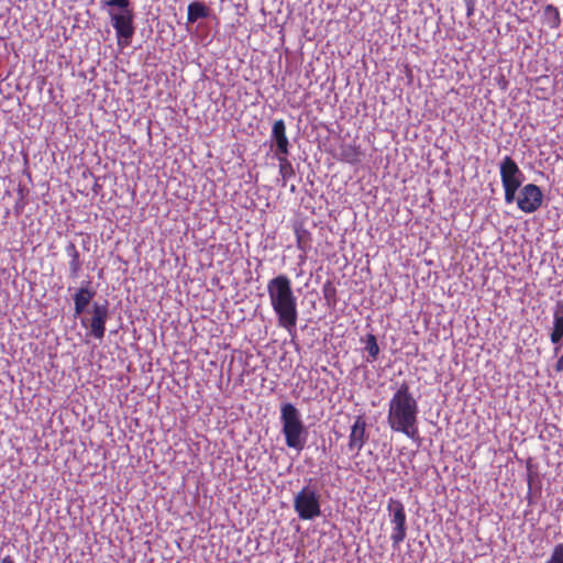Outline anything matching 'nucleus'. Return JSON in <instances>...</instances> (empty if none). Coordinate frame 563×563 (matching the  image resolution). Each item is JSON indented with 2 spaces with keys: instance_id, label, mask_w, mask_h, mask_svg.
Masks as SVG:
<instances>
[{
  "instance_id": "9b49d317",
  "label": "nucleus",
  "mask_w": 563,
  "mask_h": 563,
  "mask_svg": "<svg viewBox=\"0 0 563 563\" xmlns=\"http://www.w3.org/2000/svg\"><path fill=\"white\" fill-rule=\"evenodd\" d=\"M271 137L276 146V156L289 154L290 144L286 135V124L283 119L274 122Z\"/></svg>"
},
{
  "instance_id": "20e7f679",
  "label": "nucleus",
  "mask_w": 563,
  "mask_h": 563,
  "mask_svg": "<svg viewBox=\"0 0 563 563\" xmlns=\"http://www.w3.org/2000/svg\"><path fill=\"white\" fill-rule=\"evenodd\" d=\"M282 432L288 448L300 452L303 450L307 440V431L300 417L299 410L290 402L280 407Z\"/></svg>"
},
{
  "instance_id": "7ed1b4c3",
  "label": "nucleus",
  "mask_w": 563,
  "mask_h": 563,
  "mask_svg": "<svg viewBox=\"0 0 563 563\" xmlns=\"http://www.w3.org/2000/svg\"><path fill=\"white\" fill-rule=\"evenodd\" d=\"M103 5L117 7L120 9L119 12L109 10V16L111 24L115 30L118 45L125 47L130 45L131 40L134 35V12L131 8L130 0H106Z\"/></svg>"
},
{
  "instance_id": "cd10ccee",
  "label": "nucleus",
  "mask_w": 563,
  "mask_h": 563,
  "mask_svg": "<svg viewBox=\"0 0 563 563\" xmlns=\"http://www.w3.org/2000/svg\"><path fill=\"white\" fill-rule=\"evenodd\" d=\"M299 493L305 494V493H309V492H308V490H307V488L305 487V488H302Z\"/></svg>"
},
{
  "instance_id": "2f4dec72",
  "label": "nucleus",
  "mask_w": 563,
  "mask_h": 563,
  "mask_svg": "<svg viewBox=\"0 0 563 563\" xmlns=\"http://www.w3.org/2000/svg\"><path fill=\"white\" fill-rule=\"evenodd\" d=\"M202 497L206 500L208 496H207V494H203Z\"/></svg>"
},
{
  "instance_id": "393cba45",
  "label": "nucleus",
  "mask_w": 563,
  "mask_h": 563,
  "mask_svg": "<svg viewBox=\"0 0 563 563\" xmlns=\"http://www.w3.org/2000/svg\"><path fill=\"white\" fill-rule=\"evenodd\" d=\"M1 563H14L13 559L9 555L2 559Z\"/></svg>"
},
{
  "instance_id": "9d476101",
  "label": "nucleus",
  "mask_w": 563,
  "mask_h": 563,
  "mask_svg": "<svg viewBox=\"0 0 563 563\" xmlns=\"http://www.w3.org/2000/svg\"><path fill=\"white\" fill-rule=\"evenodd\" d=\"M366 426V420L363 416H356L353 424L351 426L347 446L354 455L360 453L368 439Z\"/></svg>"
},
{
  "instance_id": "39448f33",
  "label": "nucleus",
  "mask_w": 563,
  "mask_h": 563,
  "mask_svg": "<svg viewBox=\"0 0 563 563\" xmlns=\"http://www.w3.org/2000/svg\"><path fill=\"white\" fill-rule=\"evenodd\" d=\"M499 174L505 191V202L510 205L522 185L525 175L518 164L510 156H505L499 164Z\"/></svg>"
},
{
  "instance_id": "c85d7f7f",
  "label": "nucleus",
  "mask_w": 563,
  "mask_h": 563,
  "mask_svg": "<svg viewBox=\"0 0 563 563\" xmlns=\"http://www.w3.org/2000/svg\"><path fill=\"white\" fill-rule=\"evenodd\" d=\"M328 296H329L328 291H327V289H324V297L328 298Z\"/></svg>"
},
{
  "instance_id": "a211bd4d",
  "label": "nucleus",
  "mask_w": 563,
  "mask_h": 563,
  "mask_svg": "<svg viewBox=\"0 0 563 563\" xmlns=\"http://www.w3.org/2000/svg\"><path fill=\"white\" fill-rule=\"evenodd\" d=\"M365 350L368 353V361L373 362L377 358L379 354V346L377 344V339L373 333H368L365 336Z\"/></svg>"
},
{
  "instance_id": "ddd939ff",
  "label": "nucleus",
  "mask_w": 563,
  "mask_h": 563,
  "mask_svg": "<svg viewBox=\"0 0 563 563\" xmlns=\"http://www.w3.org/2000/svg\"><path fill=\"white\" fill-rule=\"evenodd\" d=\"M95 296V291L88 287H81L74 295L75 316H80Z\"/></svg>"
},
{
  "instance_id": "a878e982",
  "label": "nucleus",
  "mask_w": 563,
  "mask_h": 563,
  "mask_svg": "<svg viewBox=\"0 0 563 563\" xmlns=\"http://www.w3.org/2000/svg\"><path fill=\"white\" fill-rule=\"evenodd\" d=\"M536 496H537V495L528 494V495H526V498L528 499V503H529V504H532V503H534V500H533V499H534V497H536Z\"/></svg>"
},
{
  "instance_id": "aec40b11",
  "label": "nucleus",
  "mask_w": 563,
  "mask_h": 563,
  "mask_svg": "<svg viewBox=\"0 0 563 563\" xmlns=\"http://www.w3.org/2000/svg\"><path fill=\"white\" fill-rule=\"evenodd\" d=\"M545 563H563V543L554 547L551 558Z\"/></svg>"
},
{
  "instance_id": "2eb2a0df",
  "label": "nucleus",
  "mask_w": 563,
  "mask_h": 563,
  "mask_svg": "<svg viewBox=\"0 0 563 563\" xmlns=\"http://www.w3.org/2000/svg\"><path fill=\"white\" fill-rule=\"evenodd\" d=\"M209 15V8L200 1H194L187 8V21L195 23L199 19H205Z\"/></svg>"
},
{
  "instance_id": "5701e85b",
  "label": "nucleus",
  "mask_w": 563,
  "mask_h": 563,
  "mask_svg": "<svg viewBox=\"0 0 563 563\" xmlns=\"http://www.w3.org/2000/svg\"><path fill=\"white\" fill-rule=\"evenodd\" d=\"M563 338V333L553 329L552 332H551V335H550V339H551V342L556 344L559 343Z\"/></svg>"
},
{
  "instance_id": "7c9ffc66",
  "label": "nucleus",
  "mask_w": 563,
  "mask_h": 563,
  "mask_svg": "<svg viewBox=\"0 0 563 563\" xmlns=\"http://www.w3.org/2000/svg\"><path fill=\"white\" fill-rule=\"evenodd\" d=\"M121 500H122V497L120 496L119 500H117V504H120Z\"/></svg>"
},
{
  "instance_id": "0eeeda50",
  "label": "nucleus",
  "mask_w": 563,
  "mask_h": 563,
  "mask_svg": "<svg viewBox=\"0 0 563 563\" xmlns=\"http://www.w3.org/2000/svg\"><path fill=\"white\" fill-rule=\"evenodd\" d=\"M388 511L391 517V522L395 525L390 539L393 545L398 547L406 538V512L404 505L396 499L390 498L388 503Z\"/></svg>"
},
{
  "instance_id": "423d86ee",
  "label": "nucleus",
  "mask_w": 563,
  "mask_h": 563,
  "mask_svg": "<svg viewBox=\"0 0 563 563\" xmlns=\"http://www.w3.org/2000/svg\"><path fill=\"white\" fill-rule=\"evenodd\" d=\"M517 207L525 213H533L540 209L543 202V194L536 184H527L521 187L516 197Z\"/></svg>"
},
{
  "instance_id": "bb28decb",
  "label": "nucleus",
  "mask_w": 563,
  "mask_h": 563,
  "mask_svg": "<svg viewBox=\"0 0 563 563\" xmlns=\"http://www.w3.org/2000/svg\"><path fill=\"white\" fill-rule=\"evenodd\" d=\"M192 503H200V495H191Z\"/></svg>"
},
{
  "instance_id": "1a4fd4ad",
  "label": "nucleus",
  "mask_w": 563,
  "mask_h": 563,
  "mask_svg": "<svg viewBox=\"0 0 563 563\" xmlns=\"http://www.w3.org/2000/svg\"><path fill=\"white\" fill-rule=\"evenodd\" d=\"M319 495H295V509L300 519L310 520L320 515Z\"/></svg>"
},
{
  "instance_id": "4468645a",
  "label": "nucleus",
  "mask_w": 563,
  "mask_h": 563,
  "mask_svg": "<svg viewBox=\"0 0 563 563\" xmlns=\"http://www.w3.org/2000/svg\"><path fill=\"white\" fill-rule=\"evenodd\" d=\"M542 23L551 30L558 29L561 25L559 9L553 4H547L542 13Z\"/></svg>"
},
{
  "instance_id": "6ab92c4d",
  "label": "nucleus",
  "mask_w": 563,
  "mask_h": 563,
  "mask_svg": "<svg viewBox=\"0 0 563 563\" xmlns=\"http://www.w3.org/2000/svg\"><path fill=\"white\" fill-rule=\"evenodd\" d=\"M527 473H528V485H529V492L538 490V487L536 485V479H538V473L534 471V467L531 463V461H528L527 463Z\"/></svg>"
},
{
  "instance_id": "6e6552de",
  "label": "nucleus",
  "mask_w": 563,
  "mask_h": 563,
  "mask_svg": "<svg viewBox=\"0 0 563 563\" xmlns=\"http://www.w3.org/2000/svg\"><path fill=\"white\" fill-rule=\"evenodd\" d=\"M109 317L108 303L92 305V317L90 319H82L81 324L89 330V334L97 340H102L106 333V323Z\"/></svg>"
},
{
  "instance_id": "dca6fc26",
  "label": "nucleus",
  "mask_w": 563,
  "mask_h": 563,
  "mask_svg": "<svg viewBox=\"0 0 563 563\" xmlns=\"http://www.w3.org/2000/svg\"><path fill=\"white\" fill-rule=\"evenodd\" d=\"M295 235L297 247L306 253L311 246V233L302 225H296Z\"/></svg>"
},
{
  "instance_id": "f3484780",
  "label": "nucleus",
  "mask_w": 563,
  "mask_h": 563,
  "mask_svg": "<svg viewBox=\"0 0 563 563\" xmlns=\"http://www.w3.org/2000/svg\"><path fill=\"white\" fill-rule=\"evenodd\" d=\"M288 155H278L276 156L279 162V175L284 181V185L295 176V170L292 164L287 158Z\"/></svg>"
},
{
  "instance_id": "b1692460",
  "label": "nucleus",
  "mask_w": 563,
  "mask_h": 563,
  "mask_svg": "<svg viewBox=\"0 0 563 563\" xmlns=\"http://www.w3.org/2000/svg\"><path fill=\"white\" fill-rule=\"evenodd\" d=\"M554 369L558 373H562L563 372V355L556 361Z\"/></svg>"
},
{
  "instance_id": "4be33fe9",
  "label": "nucleus",
  "mask_w": 563,
  "mask_h": 563,
  "mask_svg": "<svg viewBox=\"0 0 563 563\" xmlns=\"http://www.w3.org/2000/svg\"><path fill=\"white\" fill-rule=\"evenodd\" d=\"M553 329L563 333V316H560L558 310L554 312Z\"/></svg>"
},
{
  "instance_id": "f8f14e48",
  "label": "nucleus",
  "mask_w": 563,
  "mask_h": 563,
  "mask_svg": "<svg viewBox=\"0 0 563 563\" xmlns=\"http://www.w3.org/2000/svg\"><path fill=\"white\" fill-rule=\"evenodd\" d=\"M65 251L67 255L70 257L69 260V277L76 279L79 277L82 267V261L80 258V254L73 242H69Z\"/></svg>"
},
{
  "instance_id": "f03ea898",
  "label": "nucleus",
  "mask_w": 563,
  "mask_h": 563,
  "mask_svg": "<svg viewBox=\"0 0 563 563\" xmlns=\"http://www.w3.org/2000/svg\"><path fill=\"white\" fill-rule=\"evenodd\" d=\"M267 294L278 325L291 334L296 330L298 321L297 297L292 291L291 280L284 274L269 279Z\"/></svg>"
},
{
  "instance_id": "c756f323",
  "label": "nucleus",
  "mask_w": 563,
  "mask_h": 563,
  "mask_svg": "<svg viewBox=\"0 0 563 563\" xmlns=\"http://www.w3.org/2000/svg\"><path fill=\"white\" fill-rule=\"evenodd\" d=\"M121 500H122V497L120 496L119 500H117V504H120Z\"/></svg>"
},
{
  "instance_id": "f257e3e1",
  "label": "nucleus",
  "mask_w": 563,
  "mask_h": 563,
  "mask_svg": "<svg viewBox=\"0 0 563 563\" xmlns=\"http://www.w3.org/2000/svg\"><path fill=\"white\" fill-rule=\"evenodd\" d=\"M418 402L407 383L400 384L388 404L387 422L395 432H400L411 440L419 437Z\"/></svg>"
},
{
  "instance_id": "412c9836",
  "label": "nucleus",
  "mask_w": 563,
  "mask_h": 563,
  "mask_svg": "<svg viewBox=\"0 0 563 563\" xmlns=\"http://www.w3.org/2000/svg\"><path fill=\"white\" fill-rule=\"evenodd\" d=\"M342 156L344 161L353 163L357 161L358 152L356 151L355 147L349 146L347 148L343 150Z\"/></svg>"
}]
</instances>
